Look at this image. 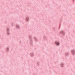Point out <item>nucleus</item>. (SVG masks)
Masks as SVG:
<instances>
[{
  "label": "nucleus",
  "mask_w": 75,
  "mask_h": 75,
  "mask_svg": "<svg viewBox=\"0 0 75 75\" xmlns=\"http://www.w3.org/2000/svg\"><path fill=\"white\" fill-rule=\"evenodd\" d=\"M55 44H56L57 45H59V42H56Z\"/></svg>",
  "instance_id": "obj_1"
},
{
  "label": "nucleus",
  "mask_w": 75,
  "mask_h": 75,
  "mask_svg": "<svg viewBox=\"0 0 75 75\" xmlns=\"http://www.w3.org/2000/svg\"><path fill=\"white\" fill-rule=\"evenodd\" d=\"M62 65H63V64H61V66H62V67H63V66Z\"/></svg>",
  "instance_id": "obj_3"
},
{
  "label": "nucleus",
  "mask_w": 75,
  "mask_h": 75,
  "mask_svg": "<svg viewBox=\"0 0 75 75\" xmlns=\"http://www.w3.org/2000/svg\"><path fill=\"white\" fill-rule=\"evenodd\" d=\"M16 27H17V28H19L20 27L19 26V25H17L16 26Z\"/></svg>",
  "instance_id": "obj_2"
}]
</instances>
